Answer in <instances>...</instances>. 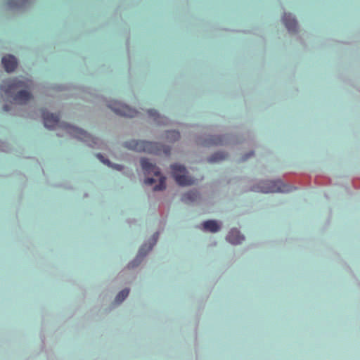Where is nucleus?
I'll use <instances>...</instances> for the list:
<instances>
[{"label":"nucleus","instance_id":"5","mask_svg":"<svg viewBox=\"0 0 360 360\" xmlns=\"http://www.w3.org/2000/svg\"><path fill=\"white\" fill-rule=\"evenodd\" d=\"M255 191L267 193L288 192L290 189L289 186L283 184L281 180L278 179L276 181H266L261 182Z\"/></svg>","mask_w":360,"mask_h":360},{"label":"nucleus","instance_id":"9","mask_svg":"<svg viewBox=\"0 0 360 360\" xmlns=\"http://www.w3.org/2000/svg\"><path fill=\"white\" fill-rule=\"evenodd\" d=\"M226 239L231 244L238 245L240 244L244 240L245 238L240 234L238 230L233 229L229 231Z\"/></svg>","mask_w":360,"mask_h":360},{"label":"nucleus","instance_id":"7","mask_svg":"<svg viewBox=\"0 0 360 360\" xmlns=\"http://www.w3.org/2000/svg\"><path fill=\"white\" fill-rule=\"evenodd\" d=\"M108 107L112 109L117 115L127 117H135L138 115L139 112L134 109L131 108L128 105L123 104L117 101H110Z\"/></svg>","mask_w":360,"mask_h":360},{"label":"nucleus","instance_id":"2","mask_svg":"<svg viewBox=\"0 0 360 360\" xmlns=\"http://www.w3.org/2000/svg\"><path fill=\"white\" fill-rule=\"evenodd\" d=\"M124 146L137 152H146L156 155L164 154L165 155L170 154V148L169 146L158 143L141 140H131L125 142Z\"/></svg>","mask_w":360,"mask_h":360},{"label":"nucleus","instance_id":"6","mask_svg":"<svg viewBox=\"0 0 360 360\" xmlns=\"http://www.w3.org/2000/svg\"><path fill=\"white\" fill-rule=\"evenodd\" d=\"M172 176L180 186H189L195 184V180L186 175V167L179 164L171 165Z\"/></svg>","mask_w":360,"mask_h":360},{"label":"nucleus","instance_id":"18","mask_svg":"<svg viewBox=\"0 0 360 360\" xmlns=\"http://www.w3.org/2000/svg\"><path fill=\"white\" fill-rule=\"evenodd\" d=\"M167 139L170 141H175L180 139V133L177 131H169L167 133Z\"/></svg>","mask_w":360,"mask_h":360},{"label":"nucleus","instance_id":"10","mask_svg":"<svg viewBox=\"0 0 360 360\" xmlns=\"http://www.w3.org/2000/svg\"><path fill=\"white\" fill-rule=\"evenodd\" d=\"M283 21L289 32H295L297 23L295 18L290 13H285L283 16Z\"/></svg>","mask_w":360,"mask_h":360},{"label":"nucleus","instance_id":"15","mask_svg":"<svg viewBox=\"0 0 360 360\" xmlns=\"http://www.w3.org/2000/svg\"><path fill=\"white\" fill-rule=\"evenodd\" d=\"M227 157V154L224 152H217L214 153L212 156H210L208 159L210 162H216L226 159Z\"/></svg>","mask_w":360,"mask_h":360},{"label":"nucleus","instance_id":"11","mask_svg":"<svg viewBox=\"0 0 360 360\" xmlns=\"http://www.w3.org/2000/svg\"><path fill=\"white\" fill-rule=\"evenodd\" d=\"M32 98V96L26 90H20L14 96L13 100L18 104H25Z\"/></svg>","mask_w":360,"mask_h":360},{"label":"nucleus","instance_id":"24","mask_svg":"<svg viewBox=\"0 0 360 360\" xmlns=\"http://www.w3.org/2000/svg\"><path fill=\"white\" fill-rule=\"evenodd\" d=\"M4 110L5 111H8V110H9L8 106L7 105H5L4 106Z\"/></svg>","mask_w":360,"mask_h":360},{"label":"nucleus","instance_id":"22","mask_svg":"<svg viewBox=\"0 0 360 360\" xmlns=\"http://www.w3.org/2000/svg\"><path fill=\"white\" fill-rule=\"evenodd\" d=\"M253 155H254L253 152L250 153L249 154L243 157V160L245 161V160H248L249 157L252 156Z\"/></svg>","mask_w":360,"mask_h":360},{"label":"nucleus","instance_id":"19","mask_svg":"<svg viewBox=\"0 0 360 360\" xmlns=\"http://www.w3.org/2000/svg\"><path fill=\"white\" fill-rule=\"evenodd\" d=\"M148 115L149 117L153 118L154 120L156 121L158 123H160V121L159 120L160 117L155 110L152 109L148 110Z\"/></svg>","mask_w":360,"mask_h":360},{"label":"nucleus","instance_id":"12","mask_svg":"<svg viewBox=\"0 0 360 360\" xmlns=\"http://www.w3.org/2000/svg\"><path fill=\"white\" fill-rule=\"evenodd\" d=\"M158 238V233H155L153 236V243L150 244V245L147 248V249H146V244H144L143 245L141 246V248H140V250L139 251V254H138L136 259H138L139 257H144L147 254V252L152 249L153 246L156 243Z\"/></svg>","mask_w":360,"mask_h":360},{"label":"nucleus","instance_id":"21","mask_svg":"<svg viewBox=\"0 0 360 360\" xmlns=\"http://www.w3.org/2000/svg\"><path fill=\"white\" fill-rule=\"evenodd\" d=\"M97 157L105 164L110 165V162L108 160H104L101 155L98 154L97 155Z\"/></svg>","mask_w":360,"mask_h":360},{"label":"nucleus","instance_id":"14","mask_svg":"<svg viewBox=\"0 0 360 360\" xmlns=\"http://www.w3.org/2000/svg\"><path fill=\"white\" fill-rule=\"evenodd\" d=\"M203 229L211 232H217L219 230L218 223L214 220H208L202 224Z\"/></svg>","mask_w":360,"mask_h":360},{"label":"nucleus","instance_id":"17","mask_svg":"<svg viewBox=\"0 0 360 360\" xmlns=\"http://www.w3.org/2000/svg\"><path fill=\"white\" fill-rule=\"evenodd\" d=\"M129 293V289H124L121 290L116 296L115 302L118 304L121 303L128 296Z\"/></svg>","mask_w":360,"mask_h":360},{"label":"nucleus","instance_id":"3","mask_svg":"<svg viewBox=\"0 0 360 360\" xmlns=\"http://www.w3.org/2000/svg\"><path fill=\"white\" fill-rule=\"evenodd\" d=\"M32 82L25 79L20 80L18 79H8L3 82L0 86L1 90L8 97L12 96L15 91L21 88L30 89Z\"/></svg>","mask_w":360,"mask_h":360},{"label":"nucleus","instance_id":"16","mask_svg":"<svg viewBox=\"0 0 360 360\" xmlns=\"http://www.w3.org/2000/svg\"><path fill=\"white\" fill-rule=\"evenodd\" d=\"M224 144L223 138L221 136H213L210 138L209 140L205 141V146H212V145H222Z\"/></svg>","mask_w":360,"mask_h":360},{"label":"nucleus","instance_id":"23","mask_svg":"<svg viewBox=\"0 0 360 360\" xmlns=\"http://www.w3.org/2000/svg\"><path fill=\"white\" fill-rule=\"evenodd\" d=\"M114 168L118 169V170H121L122 169V167L121 165H115L114 166Z\"/></svg>","mask_w":360,"mask_h":360},{"label":"nucleus","instance_id":"13","mask_svg":"<svg viewBox=\"0 0 360 360\" xmlns=\"http://www.w3.org/2000/svg\"><path fill=\"white\" fill-rule=\"evenodd\" d=\"M199 198V193L196 191H191L182 195L181 200L185 203L195 202Z\"/></svg>","mask_w":360,"mask_h":360},{"label":"nucleus","instance_id":"8","mask_svg":"<svg viewBox=\"0 0 360 360\" xmlns=\"http://www.w3.org/2000/svg\"><path fill=\"white\" fill-rule=\"evenodd\" d=\"M2 64L6 71L8 72H13L17 67V60L12 55H7L2 58Z\"/></svg>","mask_w":360,"mask_h":360},{"label":"nucleus","instance_id":"4","mask_svg":"<svg viewBox=\"0 0 360 360\" xmlns=\"http://www.w3.org/2000/svg\"><path fill=\"white\" fill-rule=\"evenodd\" d=\"M141 165L146 175L153 174L158 178L159 183L154 187V191H162L166 188V178L161 174L160 169L155 164L151 163L147 158H141Z\"/></svg>","mask_w":360,"mask_h":360},{"label":"nucleus","instance_id":"20","mask_svg":"<svg viewBox=\"0 0 360 360\" xmlns=\"http://www.w3.org/2000/svg\"><path fill=\"white\" fill-rule=\"evenodd\" d=\"M155 182V179L154 178H146L144 180V184L146 185L150 186V185L153 184Z\"/></svg>","mask_w":360,"mask_h":360},{"label":"nucleus","instance_id":"1","mask_svg":"<svg viewBox=\"0 0 360 360\" xmlns=\"http://www.w3.org/2000/svg\"><path fill=\"white\" fill-rule=\"evenodd\" d=\"M41 114L44 120V126L46 128L54 129L58 126L64 129L66 131L67 134L79 140L86 142L88 145L91 147H94V146L97 143L96 139L91 137V136L84 130L70 125L68 124H60L59 117L58 115L49 113L44 110H41Z\"/></svg>","mask_w":360,"mask_h":360}]
</instances>
